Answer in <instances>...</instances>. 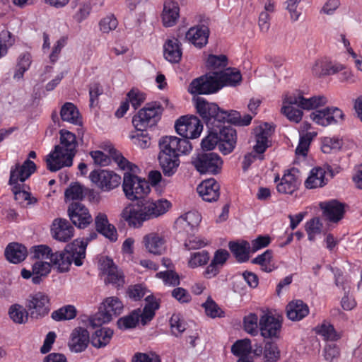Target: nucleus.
<instances>
[{
  "mask_svg": "<svg viewBox=\"0 0 362 362\" xmlns=\"http://www.w3.org/2000/svg\"><path fill=\"white\" fill-rule=\"evenodd\" d=\"M344 69L341 64L329 62L327 59H318L312 66V74L317 77L337 74Z\"/></svg>",
  "mask_w": 362,
  "mask_h": 362,
  "instance_id": "24",
  "label": "nucleus"
},
{
  "mask_svg": "<svg viewBox=\"0 0 362 362\" xmlns=\"http://www.w3.org/2000/svg\"><path fill=\"white\" fill-rule=\"evenodd\" d=\"M228 247L238 262H244L248 260L250 252V244L248 242H230Z\"/></svg>",
  "mask_w": 362,
  "mask_h": 362,
  "instance_id": "37",
  "label": "nucleus"
},
{
  "mask_svg": "<svg viewBox=\"0 0 362 362\" xmlns=\"http://www.w3.org/2000/svg\"><path fill=\"white\" fill-rule=\"evenodd\" d=\"M298 173V170L296 168L288 170L287 173L284 175L281 182L277 184V191L279 193L291 194L293 192L297 190L300 184Z\"/></svg>",
  "mask_w": 362,
  "mask_h": 362,
  "instance_id": "16",
  "label": "nucleus"
},
{
  "mask_svg": "<svg viewBox=\"0 0 362 362\" xmlns=\"http://www.w3.org/2000/svg\"><path fill=\"white\" fill-rule=\"evenodd\" d=\"M113 331L109 328H101L95 332L90 339L92 345L96 348L105 346L110 341Z\"/></svg>",
  "mask_w": 362,
  "mask_h": 362,
  "instance_id": "38",
  "label": "nucleus"
},
{
  "mask_svg": "<svg viewBox=\"0 0 362 362\" xmlns=\"http://www.w3.org/2000/svg\"><path fill=\"white\" fill-rule=\"evenodd\" d=\"M197 112L204 120L207 126L220 125L218 124L221 109L216 103H209L204 98L198 97L195 101Z\"/></svg>",
  "mask_w": 362,
  "mask_h": 362,
  "instance_id": "13",
  "label": "nucleus"
},
{
  "mask_svg": "<svg viewBox=\"0 0 362 362\" xmlns=\"http://www.w3.org/2000/svg\"><path fill=\"white\" fill-rule=\"evenodd\" d=\"M170 325L172 334L176 337H180L186 329V322L180 314H173L170 319Z\"/></svg>",
  "mask_w": 362,
  "mask_h": 362,
  "instance_id": "51",
  "label": "nucleus"
},
{
  "mask_svg": "<svg viewBox=\"0 0 362 362\" xmlns=\"http://www.w3.org/2000/svg\"><path fill=\"white\" fill-rule=\"evenodd\" d=\"M230 256L229 252L224 249L217 250L214 255L211 263L204 272V276L206 279L215 277L221 271Z\"/></svg>",
  "mask_w": 362,
  "mask_h": 362,
  "instance_id": "20",
  "label": "nucleus"
},
{
  "mask_svg": "<svg viewBox=\"0 0 362 362\" xmlns=\"http://www.w3.org/2000/svg\"><path fill=\"white\" fill-rule=\"evenodd\" d=\"M298 106V103H290V97L284 101L281 112L290 120L298 123L303 117L302 110L296 108L293 105Z\"/></svg>",
  "mask_w": 362,
  "mask_h": 362,
  "instance_id": "39",
  "label": "nucleus"
},
{
  "mask_svg": "<svg viewBox=\"0 0 362 362\" xmlns=\"http://www.w3.org/2000/svg\"><path fill=\"white\" fill-rule=\"evenodd\" d=\"M90 181L102 191L109 192L121 183V177L113 171L98 169L90 172Z\"/></svg>",
  "mask_w": 362,
  "mask_h": 362,
  "instance_id": "10",
  "label": "nucleus"
},
{
  "mask_svg": "<svg viewBox=\"0 0 362 362\" xmlns=\"http://www.w3.org/2000/svg\"><path fill=\"white\" fill-rule=\"evenodd\" d=\"M228 64V59L226 55L210 54L206 61V66L211 70H216L225 68Z\"/></svg>",
  "mask_w": 362,
  "mask_h": 362,
  "instance_id": "60",
  "label": "nucleus"
},
{
  "mask_svg": "<svg viewBox=\"0 0 362 362\" xmlns=\"http://www.w3.org/2000/svg\"><path fill=\"white\" fill-rule=\"evenodd\" d=\"M51 233L53 238L60 242L69 241L74 234V228L65 218L54 219Z\"/></svg>",
  "mask_w": 362,
  "mask_h": 362,
  "instance_id": "15",
  "label": "nucleus"
},
{
  "mask_svg": "<svg viewBox=\"0 0 362 362\" xmlns=\"http://www.w3.org/2000/svg\"><path fill=\"white\" fill-rule=\"evenodd\" d=\"M210 259V255L206 250L192 252L188 259V267L194 269L206 265Z\"/></svg>",
  "mask_w": 362,
  "mask_h": 362,
  "instance_id": "44",
  "label": "nucleus"
},
{
  "mask_svg": "<svg viewBox=\"0 0 362 362\" xmlns=\"http://www.w3.org/2000/svg\"><path fill=\"white\" fill-rule=\"evenodd\" d=\"M191 163L201 174L216 175L221 170L223 160L213 152L199 153L192 156Z\"/></svg>",
  "mask_w": 362,
  "mask_h": 362,
  "instance_id": "8",
  "label": "nucleus"
},
{
  "mask_svg": "<svg viewBox=\"0 0 362 362\" xmlns=\"http://www.w3.org/2000/svg\"><path fill=\"white\" fill-rule=\"evenodd\" d=\"M323 214L327 220L337 223L339 221L344 214V204L336 199L320 204Z\"/></svg>",
  "mask_w": 362,
  "mask_h": 362,
  "instance_id": "23",
  "label": "nucleus"
},
{
  "mask_svg": "<svg viewBox=\"0 0 362 362\" xmlns=\"http://www.w3.org/2000/svg\"><path fill=\"white\" fill-rule=\"evenodd\" d=\"M329 109L327 107L322 110H316L310 114V118L317 124L326 127L332 124V117H329Z\"/></svg>",
  "mask_w": 362,
  "mask_h": 362,
  "instance_id": "55",
  "label": "nucleus"
},
{
  "mask_svg": "<svg viewBox=\"0 0 362 362\" xmlns=\"http://www.w3.org/2000/svg\"><path fill=\"white\" fill-rule=\"evenodd\" d=\"M217 76L221 88L223 86H236L242 81L240 71L235 68H227L223 71H217Z\"/></svg>",
  "mask_w": 362,
  "mask_h": 362,
  "instance_id": "32",
  "label": "nucleus"
},
{
  "mask_svg": "<svg viewBox=\"0 0 362 362\" xmlns=\"http://www.w3.org/2000/svg\"><path fill=\"white\" fill-rule=\"evenodd\" d=\"M181 45L177 38L172 37L166 40L163 45L164 58L170 63H178L182 55Z\"/></svg>",
  "mask_w": 362,
  "mask_h": 362,
  "instance_id": "26",
  "label": "nucleus"
},
{
  "mask_svg": "<svg viewBox=\"0 0 362 362\" xmlns=\"http://www.w3.org/2000/svg\"><path fill=\"white\" fill-rule=\"evenodd\" d=\"M143 243L146 250L153 255H160L165 250L164 238L156 233H151L143 238Z\"/></svg>",
  "mask_w": 362,
  "mask_h": 362,
  "instance_id": "28",
  "label": "nucleus"
},
{
  "mask_svg": "<svg viewBox=\"0 0 362 362\" xmlns=\"http://www.w3.org/2000/svg\"><path fill=\"white\" fill-rule=\"evenodd\" d=\"M25 306L32 318L43 317L50 310L49 297L42 292L30 294L26 300Z\"/></svg>",
  "mask_w": 362,
  "mask_h": 362,
  "instance_id": "11",
  "label": "nucleus"
},
{
  "mask_svg": "<svg viewBox=\"0 0 362 362\" xmlns=\"http://www.w3.org/2000/svg\"><path fill=\"white\" fill-rule=\"evenodd\" d=\"M28 310L18 304L11 305L8 312L11 319L18 324L24 323L28 320Z\"/></svg>",
  "mask_w": 362,
  "mask_h": 362,
  "instance_id": "49",
  "label": "nucleus"
},
{
  "mask_svg": "<svg viewBox=\"0 0 362 362\" xmlns=\"http://www.w3.org/2000/svg\"><path fill=\"white\" fill-rule=\"evenodd\" d=\"M112 318L110 316V313H107V312L102 308L100 305L99 308V310L92 315L90 319V325L93 327H100L103 324L110 322Z\"/></svg>",
  "mask_w": 362,
  "mask_h": 362,
  "instance_id": "56",
  "label": "nucleus"
},
{
  "mask_svg": "<svg viewBox=\"0 0 362 362\" xmlns=\"http://www.w3.org/2000/svg\"><path fill=\"white\" fill-rule=\"evenodd\" d=\"M31 64V57L28 53H23L20 55L18 59L16 71L13 78L20 79L23 78L24 73L28 70Z\"/></svg>",
  "mask_w": 362,
  "mask_h": 362,
  "instance_id": "52",
  "label": "nucleus"
},
{
  "mask_svg": "<svg viewBox=\"0 0 362 362\" xmlns=\"http://www.w3.org/2000/svg\"><path fill=\"white\" fill-rule=\"evenodd\" d=\"M145 300L146 304L142 311L139 309V318L141 320V322L143 325H146L153 318L155 311L159 308L158 303L153 296H148Z\"/></svg>",
  "mask_w": 362,
  "mask_h": 362,
  "instance_id": "36",
  "label": "nucleus"
},
{
  "mask_svg": "<svg viewBox=\"0 0 362 362\" xmlns=\"http://www.w3.org/2000/svg\"><path fill=\"white\" fill-rule=\"evenodd\" d=\"M60 117L62 121L75 125L81 124V117L77 107L72 103L66 102L61 107Z\"/></svg>",
  "mask_w": 362,
  "mask_h": 362,
  "instance_id": "34",
  "label": "nucleus"
},
{
  "mask_svg": "<svg viewBox=\"0 0 362 362\" xmlns=\"http://www.w3.org/2000/svg\"><path fill=\"white\" fill-rule=\"evenodd\" d=\"M90 341V336L87 329L77 327L71 334L69 346L71 351L79 353L87 348Z\"/></svg>",
  "mask_w": 362,
  "mask_h": 362,
  "instance_id": "18",
  "label": "nucleus"
},
{
  "mask_svg": "<svg viewBox=\"0 0 362 362\" xmlns=\"http://www.w3.org/2000/svg\"><path fill=\"white\" fill-rule=\"evenodd\" d=\"M207 316L211 318L222 317L224 316V312L221 309L218 304L209 296L205 303L202 304Z\"/></svg>",
  "mask_w": 362,
  "mask_h": 362,
  "instance_id": "53",
  "label": "nucleus"
},
{
  "mask_svg": "<svg viewBox=\"0 0 362 362\" xmlns=\"http://www.w3.org/2000/svg\"><path fill=\"white\" fill-rule=\"evenodd\" d=\"M67 214L72 223L78 228H86L93 222L88 209L80 202H72L68 206Z\"/></svg>",
  "mask_w": 362,
  "mask_h": 362,
  "instance_id": "12",
  "label": "nucleus"
},
{
  "mask_svg": "<svg viewBox=\"0 0 362 362\" xmlns=\"http://www.w3.org/2000/svg\"><path fill=\"white\" fill-rule=\"evenodd\" d=\"M180 18V6L177 1L173 0L165 1L163 4V9L161 14L162 23L164 27H173L178 21Z\"/></svg>",
  "mask_w": 362,
  "mask_h": 362,
  "instance_id": "21",
  "label": "nucleus"
},
{
  "mask_svg": "<svg viewBox=\"0 0 362 362\" xmlns=\"http://www.w3.org/2000/svg\"><path fill=\"white\" fill-rule=\"evenodd\" d=\"M209 36V29L204 25H199L192 27L186 33V39L195 47L202 48L207 42Z\"/></svg>",
  "mask_w": 362,
  "mask_h": 362,
  "instance_id": "22",
  "label": "nucleus"
},
{
  "mask_svg": "<svg viewBox=\"0 0 362 362\" xmlns=\"http://www.w3.org/2000/svg\"><path fill=\"white\" fill-rule=\"evenodd\" d=\"M325 173V170L320 167L313 168L308 177L305 181V187L315 189L325 186L327 184Z\"/></svg>",
  "mask_w": 362,
  "mask_h": 362,
  "instance_id": "35",
  "label": "nucleus"
},
{
  "mask_svg": "<svg viewBox=\"0 0 362 362\" xmlns=\"http://www.w3.org/2000/svg\"><path fill=\"white\" fill-rule=\"evenodd\" d=\"M127 100L134 109H137L145 101V94L138 90L132 89L127 93Z\"/></svg>",
  "mask_w": 362,
  "mask_h": 362,
  "instance_id": "64",
  "label": "nucleus"
},
{
  "mask_svg": "<svg viewBox=\"0 0 362 362\" xmlns=\"http://www.w3.org/2000/svg\"><path fill=\"white\" fill-rule=\"evenodd\" d=\"M117 20L114 15L107 16L103 18L99 23L100 29L104 33H108L115 30L117 27Z\"/></svg>",
  "mask_w": 362,
  "mask_h": 362,
  "instance_id": "63",
  "label": "nucleus"
},
{
  "mask_svg": "<svg viewBox=\"0 0 362 362\" xmlns=\"http://www.w3.org/2000/svg\"><path fill=\"white\" fill-rule=\"evenodd\" d=\"M6 259L13 264H18L23 262L28 255L27 248L18 243H9L4 252Z\"/></svg>",
  "mask_w": 362,
  "mask_h": 362,
  "instance_id": "31",
  "label": "nucleus"
},
{
  "mask_svg": "<svg viewBox=\"0 0 362 362\" xmlns=\"http://www.w3.org/2000/svg\"><path fill=\"white\" fill-rule=\"evenodd\" d=\"M102 308L107 313H110L111 317H117L122 313L123 303L117 297H108L101 304Z\"/></svg>",
  "mask_w": 362,
  "mask_h": 362,
  "instance_id": "40",
  "label": "nucleus"
},
{
  "mask_svg": "<svg viewBox=\"0 0 362 362\" xmlns=\"http://www.w3.org/2000/svg\"><path fill=\"white\" fill-rule=\"evenodd\" d=\"M65 198L67 200H72L74 202H78L83 197V191L82 186L78 183L71 185L64 193Z\"/></svg>",
  "mask_w": 362,
  "mask_h": 362,
  "instance_id": "61",
  "label": "nucleus"
},
{
  "mask_svg": "<svg viewBox=\"0 0 362 362\" xmlns=\"http://www.w3.org/2000/svg\"><path fill=\"white\" fill-rule=\"evenodd\" d=\"M59 135V144L54 146L46 158L47 168L52 172L71 166L76 153L78 142L76 135L66 129H61Z\"/></svg>",
  "mask_w": 362,
  "mask_h": 362,
  "instance_id": "3",
  "label": "nucleus"
},
{
  "mask_svg": "<svg viewBox=\"0 0 362 362\" xmlns=\"http://www.w3.org/2000/svg\"><path fill=\"white\" fill-rule=\"evenodd\" d=\"M170 207L171 204L167 199L147 201L141 206H127L122 210L121 216L129 226L139 228L144 221L165 214Z\"/></svg>",
  "mask_w": 362,
  "mask_h": 362,
  "instance_id": "4",
  "label": "nucleus"
},
{
  "mask_svg": "<svg viewBox=\"0 0 362 362\" xmlns=\"http://www.w3.org/2000/svg\"><path fill=\"white\" fill-rule=\"evenodd\" d=\"M316 133L308 132L301 136L299 139L298 145L296 149V153L298 156H305L307 155L310 144Z\"/></svg>",
  "mask_w": 362,
  "mask_h": 362,
  "instance_id": "59",
  "label": "nucleus"
},
{
  "mask_svg": "<svg viewBox=\"0 0 362 362\" xmlns=\"http://www.w3.org/2000/svg\"><path fill=\"white\" fill-rule=\"evenodd\" d=\"M77 310L74 305H67L52 312L51 317L55 321L70 320L76 317Z\"/></svg>",
  "mask_w": 362,
  "mask_h": 362,
  "instance_id": "43",
  "label": "nucleus"
},
{
  "mask_svg": "<svg viewBox=\"0 0 362 362\" xmlns=\"http://www.w3.org/2000/svg\"><path fill=\"white\" fill-rule=\"evenodd\" d=\"M280 350L273 341H267L264 346V362H276L280 358Z\"/></svg>",
  "mask_w": 362,
  "mask_h": 362,
  "instance_id": "47",
  "label": "nucleus"
},
{
  "mask_svg": "<svg viewBox=\"0 0 362 362\" xmlns=\"http://www.w3.org/2000/svg\"><path fill=\"white\" fill-rule=\"evenodd\" d=\"M316 332L326 340L335 341L340 337L339 335L337 334L333 325L328 322L322 323L317 328Z\"/></svg>",
  "mask_w": 362,
  "mask_h": 362,
  "instance_id": "58",
  "label": "nucleus"
},
{
  "mask_svg": "<svg viewBox=\"0 0 362 362\" xmlns=\"http://www.w3.org/2000/svg\"><path fill=\"white\" fill-rule=\"evenodd\" d=\"M327 103V99L324 95L313 96L310 98H305L303 95L290 96V103H298V107L311 110L322 106Z\"/></svg>",
  "mask_w": 362,
  "mask_h": 362,
  "instance_id": "30",
  "label": "nucleus"
},
{
  "mask_svg": "<svg viewBox=\"0 0 362 362\" xmlns=\"http://www.w3.org/2000/svg\"><path fill=\"white\" fill-rule=\"evenodd\" d=\"M96 231L111 242L117 240V232L114 225L110 223L105 214L98 213L94 219Z\"/></svg>",
  "mask_w": 362,
  "mask_h": 362,
  "instance_id": "19",
  "label": "nucleus"
},
{
  "mask_svg": "<svg viewBox=\"0 0 362 362\" xmlns=\"http://www.w3.org/2000/svg\"><path fill=\"white\" fill-rule=\"evenodd\" d=\"M163 112L160 103H148L133 117L132 124L138 132H144L158 122Z\"/></svg>",
  "mask_w": 362,
  "mask_h": 362,
  "instance_id": "7",
  "label": "nucleus"
},
{
  "mask_svg": "<svg viewBox=\"0 0 362 362\" xmlns=\"http://www.w3.org/2000/svg\"><path fill=\"white\" fill-rule=\"evenodd\" d=\"M13 42L9 31L4 30L0 33V58L7 54L8 49L13 45Z\"/></svg>",
  "mask_w": 362,
  "mask_h": 362,
  "instance_id": "62",
  "label": "nucleus"
},
{
  "mask_svg": "<svg viewBox=\"0 0 362 362\" xmlns=\"http://www.w3.org/2000/svg\"><path fill=\"white\" fill-rule=\"evenodd\" d=\"M36 170L35 163L29 158L21 165L17 163L11 168L9 185L13 186L12 191L14 199L23 206L33 205L37 203V199L31 194L21 189L18 182H23Z\"/></svg>",
  "mask_w": 362,
  "mask_h": 362,
  "instance_id": "6",
  "label": "nucleus"
},
{
  "mask_svg": "<svg viewBox=\"0 0 362 362\" xmlns=\"http://www.w3.org/2000/svg\"><path fill=\"white\" fill-rule=\"evenodd\" d=\"M272 251L267 250L254 258L252 263L261 266V269L264 272H271L275 269L274 264L272 263Z\"/></svg>",
  "mask_w": 362,
  "mask_h": 362,
  "instance_id": "42",
  "label": "nucleus"
},
{
  "mask_svg": "<svg viewBox=\"0 0 362 362\" xmlns=\"http://www.w3.org/2000/svg\"><path fill=\"white\" fill-rule=\"evenodd\" d=\"M51 271V264L47 262L37 261L33 265L32 282L39 284L42 281V277L46 276Z\"/></svg>",
  "mask_w": 362,
  "mask_h": 362,
  "instance_id": "41",
  "label": "nucleus"
},
{
  "mask_svg": "<svg viewBox=\"0 0 362 362\" xmlns=\"http://www.w3.org/2000/svg\"><path fill=\"white\" fill-rule=\"evenodd\" d=\"M86 247L79 239L74 240L66 245L65 251L70 255L76 266L83 264V259L86 257Z\"/></svg>",
  "mask_w": 362,
  "mask_h": 362,
  "instance_id": "33",
  "label": "nucleus"
},
{
  "mask_svg": "<svg viewBox=\"0 0 362 362\" xmlns=\"http://www.w3.org/2000/svg\"><path fill=\"white\" fill-rule=\"evenodd\" d=\"M221 88L217 76V71L207 74L194 79L189 86V92L194 95L211 94Z\"/></svg>",
  "mask_w": 362,
  "mask_h": 362,
  "instance_id": "9",
  "label": "nucleus"
},
{
  "mask_svg": "<svg viewBox=\"0 0 362 362\" xmlns=\"http://www.w3.org/2000/svg\"><path fill=\"white\" fill-rule=\"evenodd\" d=\"M261 336L264 339H279L280 336L281 322L270 314H264L259 320Z\"/></svg>",
  "mask_w": 362,
  "mask_h": 362,
  "instance_id": "14",
  "label": "nucleus"
},
{
  "mask_svg": "<svg viewBox=\"0 0 362 362\" xmlns=\"http://www.w3.org/2000/svg\"><path fill=\"white\" fill-rule=\"evenodd\" d=\"M272 127L268 123H264L255 129L256 144L254 150L256 153L262 154L268 148V138L272 132Z\"/></svg>",
  "mask_w": 362,
  "mask_h": 362,
  "instance_id": "27",
  "label": "nucleus"
},
{
  "mask_svg": "<svg viewBox=\"0 0 362 362\" xmlns=\"http://www.w3.org/2000/svg\"><path fill=\"white\" fill-rule=\"evenodd\" d=\"M101 267L103 272L107 274V279H105L107 283L112 284L116 286L123 285L124 282V276L115 265L112 259L107 257L105 258L101 262Z\"/></svg>",
  "mask_w": 362,
  "mask_h": 362,
  "instance_id": "25",
  "label": "nucleus"
},
{
  "mask_svg": "<svg viewBox=\"0 0 362 362\" xmlns=\"http://www.w3.org/2000/svg\"><path fill=\"white\" fill-rule=\"evenodd\" d=\"M231 352L239 358L250 356L249 355L252 352L250 339H245L236 341L231 346Z\"/></svg>",
  "mask_w": 362,
  "mask_h": 362,
  "instance_id": "45",
  "label": "nucleus"
},
{
  "mask_svg": "<svg viewBox=\"0 0 362 362\" xmlns=\"http://www.w3.org/2000/svg\"><path fill=\"white\" fill-rule=\"evenodd\" d=\"M286 315L292 321H300L309 314V308L301 300H294L286 305Z\"/></svg>",
  "mask_w": 362,
  "mask_h": 362,
  "instance_id": "29",
  "label": "nucleus"
},
{
  "mask_svg": "<svg viewBox=\"0 0 362 362\" xmlns=\"http://www.w3.org/2000/svg\"><path fill=\"white\" fill-rule=\"evenodd\" d=\"M139 308L133 310L129 315L121 317L117 321V325L120 329H130L135 327L139 321Z\"/></svg>",
  "mask_w": 362,
  "mask_h": 362,
  "instance_id": "50",
  "label": "nucleus"
},
{
  "mask_svg": "<svg viewBox=\"0 0 362 362\" xmlns=\"http://www.w3.org/2000/svg\"><path fill=\"white\" fill-rule=\"evenodd\" d=\"M305 231L307 232L308 240L314 241L316 235L322 232V224L319 218H313L308 221L305 224Z\"/></svg>",
  "mask_w": 362,
  "mask_h": 362,
  "instance_id": "54",
  "label": "nucleus"
},
{
  "mask_svg": "<svg viewBox=\"0 0 362 362\" xmlns=\"http://www.w3.org/2000/svg\"><path fill=\"white\" fill-rule=\"evenodd\" d=\"M113 160L119 168L128 170L124 173L122 189L126 197L131 201L144 198L150 192L148 182L134 175L137 166L128 161L117 149L109 150Z\"/></svg>",
  "mask_w": 362,
  "mask_h": 362,
  "instance_id": "2",
  "label": "nucleus"
},
{
  "mask_svg": "<svg viewBox=\"0 0 362 362\" xmlns=\"http://www.w3.org/2000/svg\"><path fill=\"white\" fill-rule=\"evenodd\" d=\"M207 127L209 134L201 143L203 150L211 151L218 145L219 151L223 154L230 153L236 145V131L230 126L223 124Z\"/></svg>",
  "mask_w": 362,
  "mask_h": 362,
  "instance_id": "5",
  "label": "nucleus"
},
{
  "mask_svg": "<svg viewBox=\"0 0 362 362\" xmlns=\"http://www.w3.org/2000/svg\"><path fill=\"white\" fill-rule=\"evenodd\" d=\"M197 189L199 196L205 202H216L220 196V186L214 178L202 181Z\"/></svg>",
  "mask_w": 362,
  "mask_h": 362,
  "instance_id": "17",
  "label": "nucleus"
},
{
  "mask_svg": "<svg viewBox=\"0 0 362 362\" xmlns=\"http://www.w3.org/2000/svg\"><path fill=\"white\" fill-rule=\"evenodd\" d=\"M51 262L57 266L58 269L61 272L68 270L69 267L71 265L74 260L71 258L70 255L65 251V252H54L52 257Z\"/></svg>",
  "mask_w": 362,
  "mask_h": 362,
  "instance_id": "46",
  "label": "nucleus"
},
{
  "mask_svg": "<svg viewBox=\"0 0 362 362\" xmlns=\"http://www.w3.org/2000/svg\"><path fill=\"white\" fill-rule=\"evenodd\" d=\"M175 128L182 139L175 136H165L159 141L160 151L158 160L163 174L168 177L177 171L180 165L179 156L189 154L192 151V146L189 139L198 138L203 130V125L197 116L185 115L177 119Z\"/></svg>",
  "mask_w": 362,
  "mask_h": 362,
  "instance_id": "1",
  "label": "nucleus"
},
{
  "mask_svg": "<svg viewBox=\"0 0 362 362\" xmlns=\"http://www.w3.org/2000/svg\"><path fill=\"white\" fill-rule=\"evenodd\" d=\"M240 113L235 110H230L229 112L222 110L219 113L218 124L225 125L226 122L233 124L239 126L240 119Z\"/></svg>",
  "mask_w": 362,
  "mask_h": 362,
  "instance_id": "57",
  "label": "nucleus"
},
{
  "mask_svg": "<svg viewBox=\"0 0 362 362\" xmlns=\"http://www.w3.org/2000/svg\"><path fill=\"white\" fill-rule=\"evenodd\" d=\"M258 316L255 313H250L243 318L244 330L252 336H257L259 329Z\"/></svg>",
  "mask_w": 362,
  "mask_h": 362,
  "instance_id": "48",
  "label": "nucleus"
}]
</instances>
